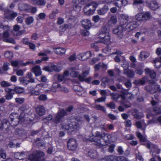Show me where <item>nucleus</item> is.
<instances>
[{"label": "nucleus", "mask_w": 161, "mask_h": 161, "mask_svg": "<svg viewBox=\"0 0 161 161\" xmlns=\"http://www.w3.org/2000/svg\"><path fill=\"white\" fill-rule=\"evenodd\" d=\"M25 22L27 25H30L33 22V19L32 17H29L26 19Z\"/></svg>", "instance_id": "4d7b16f0"}, {"label": "nucleus", "mask_w": 161, "mask_h": 161, "mask_svg": "<svg viewBox=\"0 0 161 161\" xmlns=\"http://www.w3.org/2000/svg\"><path fill=\"white\" fill-rule=\"evenodd\" d=\"M117 22V17L114 15L111 16L110 19L108 21V24L109 25L112 26L115 25Z\"/></svg>", "instance_id": "2f4dec72"}, {"label": "nucleus", "mask_w": 161, "mask_h": 161, "mask_svg": "<svg viewBox=\"0 0 161 161\" xmlns=\"http://www.w3.org/2000/svg\"><path fill=\"white\" fill-rule=\"evenodd\" d=\"M14 92H15L17 94H20L24 92L23 88L20 87H16L14 88Z\"/></svg>", "instance_id": "4c0bfd02"}, {"label": "nucleus", "mask_w": 161, "mask_h": 161, "mask_svg": "<svg viewBox=\"0 0 161 161\" xmlns=\"http://www.w3.org/2000/svg\"><path fill=\"white\" fill-rule=\"evenodd\" d=\"M25 131L22 129H17L15 130V135L18 136H22L25 135Z\"/></svg>", "instance_id": "c9c22d12"}, {"label": "nucleus", "mask_w": 161, "mask_h": 161, "mask_svg": "<svg viewBox=\"0 0 161 161\" xmlns=\"http://www.w3.org/2000/svg\"><path fill=\"white\" fill-rule=\"evenodd\" d=\"M108 9L107 6L104 5L103 8L97 11V13L100 15H104L107 13Z\"/></svg>", "instance_id": "b1692460"}, {"label": "nucleus", "mask_w": 161, "mask_h": 161, "mask_svg": "<svg viewBox=\"0 0 161 161\" xmlns=\"http://www.w3.org/2000/svg\"><path fill=\"white\" fill-rule=\"evenodd\" d=\"M4 56L7 58L11 59L13 57V54L12 52L7 51L5 53Z\"/></svg>", "instance_id": "79ce46f5"}, {"label": "nucleus", "mask_w": 161, "mask_h": 161, "mask_svg": "<svg viewBox=\"0 0 161 161\" xmlns=\"http://www.w3.org/2000/svg\"><path fill=\"white\" fill-rule=\"evenodd\" d=\"M81 123L82 122L80 120L75 119L72 121L69 124L64 125L63 128L68 130V132L76 131L79 129Z\"/></svg>", "instance_id": "7ed1b4c3"}, {"label": "nucleus", "mask_w": 161, "mask_h": 161, "mask_svg": "<svg viewBox=\"0 0 161 161\" xmlns=\"http://www.w3.org/2000/svg\"><path fill=\"white\" fill-rule=\"evenodd\" d=\"M145 72L147 75H149L152 79H154L155 78L156 74L154 71L149 68H146L145 69Z\"/></svg>", "instance_id": "4be33fe9"}, {"label": "nucleus", "mask_w": 161, "mask_h": 161, "mask_svg": "<svg viewBox=\"0 0 161 161\" xmlns=\"http://www.w3.org/2000/svg\"><path fill=\"white\" fill-rule=\"evenodd\" d=\"M23 113H22L20 116L16 113H12L9 116L11 122H9L10 126L11 125L13 126H15L17 125L19 122L23 119V117H21L22 115H24Z\"/></svg>", "instance_id": "20e7f679"}, {"label": "nucleus", "mask_w": 161, "mask_h": 161, "mask_svg": "<svg viewBox=\"0 0 161 161\" xmlns=\"http://www.w3.org/2000/svg\"><path fill=\"white\" fill-rule=\"evenodd\" d=\"M44 153L41 151H38L36 153L30 154L29 159L25 161H43Z\"/></svg>", "instance_id": "39448f33"}, {"label": "nucleus", "mask_w": 161, "mask_h": 161, "mask_svg": "<svg viewBox=\"0 0 161 161\" xmlns=\"http://www.w3.org/2000/svg\"><path fill=\"white\" fill-rule=\"evenodd\" d=\"M124 74L128 78H133L135 76V73L132 70L129 69H125L124 71Z\"/></svg>", "instance_id": "6ab92c4d"}, {"label": "nucleus", "mask_w": 161, "mask_h": 161, "mask_svg": "<svg viewBox=\"0 0 161 161\" xmlns=\"http://www.w3.org/2000/svg\"><path fill=\"white\" fill-rule=\"evenodd\" d=\"M9 122L8 119H5L1 121L0 119V130L5 129V132L6 133L9 131Z\"/></svg>", "instance_id": "6e6552de"}, {"label": "nucleus", "mask_w": 161, "mask_h": 161, "mask_svg": "<svg viewBox=\"0 0 161 161\" xmlns=\"http://www.w3.org/2000/svg\"><path fill=\"white\" fill-rule=\"evenodd\" d=\"M0 157L1 158L4 159L6 157V154L5 150L2 148L0 149Z\"/></svg>", "instance_id": "c03bdc74"}, {"label": "nucleus", "mask_w": 161, "mask_h": 161, "mask_svg": "<svg viewBox=\"0 0 161 161\" xmlns=\"http://www.w3.org/2000/svg\"><path fill=\"white\" fill-rule=\"evenodd\" d=\"M72 2L74 4L73 6L74 9L75 11H77L78 10H80V8L78 6V5L76 4L77 0H72Z\"/></svg>", "instance_id": "3c124183"}, {"label": "nucleus", "mask_w": 161, "mask_h": 161, "mask_svg": "<svg viewBox=\"0 0 161 161\" xmlns=\"http://www.w3.org/2000/svg\"><path fill=\"white\" fill-rule=\"evenodd\" d=\"M125 85L128 88H130L132 86V84L130 80H127V81L125 83Z\"/></svg>", "instance_id": "69168bd1"}, {"label": "nucleus", "mask_w": 161, "mask_h": 161, "mask_svg": "<svg viewBox=\"0 0 161 161\" xmlns=\"http://www.w3.org/2000/svg\"><path fill=\"white\" fill-rule=\"evenodd\" d=\"M147 77L144 76L141 79L135 80L134 83L136 85L140 84L144 85L145 84L147 80Z\"/></svg>", "instance_id": "c85d7f7f"}, {"label": "nucleus", "mask_w": 161, "mask_h": 161, "mask_svg": "<svg viewBox=\"0 0 161 161\" xmlns=\"http://www.w3.org/2000/svg\"><path fill=\"white\" fill-rule=\"evenodd\" d=\"M0 84L1 86L3 87H8L11 86V84L6 81L3 80L1 82Z\"/></svg>", "instance_id": "a18cd8bd"}, {"label": "nucleus", "mask_w": 161, "mask_h": 161, "mask_svg": "<svg viewBox=\"0 0 161 161\" xmlns=\"http://www.w3.org/2000/svg\"><path fill=\"white\" fill-rule=\"evenodd\" d=\"M142 144L146 146L147 148L150 149L152 153H154L158 148V146L152 144L149 142H146Z\"/></svg>", "instance_id": "ddd939ff"}, {"label": "nucleus", "mask_w": 161, "mask_h": 161, "mask_svg": "<svg viewBox=\"0 0 161 161\" xmlns=\"http://www.w3.org/2000/svg\"><path fill=\"white\" fill-rule=\"evenodd\" d=\"M36 113L40 116L44 115L45 113L44 107L43 106L39 105L36 108Z\"/></svg>", "instance_id": "a211bd4d"}, {"label": "nucleus", "mask_w": 161, "mask_h": 161, "mask_svg": "<svg viewBox=\"0 0 161 161\" xmlns=\"http://www.w3.org/2000/svg\"><path fill=\"white\" fill-rule=\"evenodd\" d=\"M103 133H101L100 132L97 131L93 136L90 138L92 142H94L97 143V145L99 146H103L108 144V140L104 139Z\"/></svg>", "instance_id": "f03ea898"}, {"label": "nucleus", "mask_w": 161, "mask_h": 161, "mask_svg": "<svg viewBox=\"0 0 161 161\" xmlns=\"http://www.w3.org/2000/svg\"><path fill=\"white\" fill-rule=\"evenodd\" d=\"M108 30L107 28L105 27H103L101 29V31L100 33H103V34L108 35Z\"/></svg>", "instance_id": "774afa93"}, {"label": "nucleus", "mask_w": 161, "mask_h": 161, "mask_svg": "<svg viewBox=\"0 0 161 161\" xmlns=\"http://www.w3.org/2000/svg\"><path fill=\"white\" fill-rule=\"evenodd\" d=\"M67 114L66 111L63 109H60L54 116L52 121L56 124L59 123L62 119Z\"/></svg>", "instance_id": "0eeeda50"}, {"label": "nucleus", "mask_w": 161, "mask_h": 161, "mask_svg": "<svg viewBox=\"0 0 161 161\" xmlns=\"http://www.w3.org/2000/svg\"><path fill=\"white\" fill-rule=\"evenodd\" d=\"M31 6L24 3H20L19 5V8L20 10H27L30 9Z\"/></svg>", "instance_id": "bb28decb"}, {"label": "nucleus", "mask_w": 161, "mask_h": 161, "mask_svg": "<svg viewBox=\"0 0 161 161\" xmlns=\"http://www.w3.org/2000/svg\"><path fill=\"white\" fill-rule=\"evenodd\" d=\"M111 98L114 100H117L119 97L120 95L117 93H112L110 94Z\"/></svg>", "instance_id": "a19ab883"}, {"label": "nucleus", "mask_w": 161, "mask_h": 161, "mask_svg": "<svg viewBox=\"0 0 161 161\" xmlns=\"http://www.w3.org/2000/svg\"><path fill=\"white\" fill-rule=\"evenodd\" d=\"M15 102L19 104H21L24 101V99L23 98H16L15 99Z\"/></svg>", "instance_id": "e2e57ef3"}, {"label": "nucleus", "mask_w": 161, "mask_h": 161, "mask_svg": "<svg viewBox=\"0 0 161 161\" xmlns=\"http://www.w3.org/2000/svg\"><path fill=\"white\" fill-rule=\"evenodd\" d=\"M143 2L142 0H134L132 4L133 6H137L142 4Z\"/></svg>", "instance_id": "de8ad7c7"}, {"label": "nucleus", "mask_w": 161, "mask_h": 161, "mask_svg": "<svg viewBox=\"0 0 161 161\" xmlns=\"http://www.w3.org/2000/svg\"><path fill=\"white\" fill-rule=\"evenodd\" d=\"M53 118V115L51 114H49L46 118H44L43 119V120L45 122H47V121L52 120Z\"/></svg>", "instance_id": "bf43d9fd"}, {"label": "nucleus", "mask_w": 161, "mask_h": 161, "mask_svg": "<svg viewBox=\"0 0 161 161\" xmlns=\"http://www.w3.org/2000/svg\"><path fill=\"white\" fill-rule=\"evenodd\" d=\"M119 18L120 19V25L114 29L113 32L114 34L118 35L120 38L123 37V31H130L138 26L137 22L133 20L130 21V18L127 15L121 14Z\"/></svg>", "instance_id": "f257e3e1"}, {"label": "nucleus", "mask_w": 161, "mask_h": 161, "mask_svg": "<svg viewBox=\"0 0 161 161\" xmlns=\"http://www.w3.org/2000/svg\"><path fill=\"white\" fill-rule=\"evenodd\" d=\"M14 93H7L5 96V99L7 100H10L12 98Z\"/></svg>", "instance_id": "680f3d73"}, {"label": "nucleus", "mask_w": 161, "mask_h": 161, "mask_svg": "<svg viewBox=\"0 0 161 161\" xmlns=\"http://www.w3.org/2000/svg\"><path fill=\"white\" fill-rule=\"evenodd\" d=\"M77 146L76 141L74 139L71 138L67 142L68 149L71 151L75 150Z\"/></svg>", "instance_id": "1a4fd4ad"}, {"label": "nucleus", "mask_w": 161, "mask_h": 161, "mask_svg": "<svg viewBox=\"0 0 161 161\" xmlns=\"http://www.w3.org/2000/svg\"><path fill=\"white\" fill-rule=\"evenodd\" d=\"M43 69L46 71L50 72L53 70L56 72H59L61 70L60 67L54 65H52L50 66L45 67Z\"/></svg>", "instance_id": "4468645a"}, {"label": "nucleus", "mask_w": 161, "mask_h": 161, "mask_svg": "<svg viewBox=\"0 0 161 161\" xmlns=\"http://www.w3.org/2000/svg\"><path fill=\"white\" fill-rule=\"evenodd\" d=\"M5 42L12 43V44H15V42L14 40L12 38H7L4 39Z\"/></svg>", "instance_id": "0e129e2a"}, {"label": "nucleus", "mask_w": 161, "mask_h": 161, "mask_svg": "<svg viewBox=\"0 0 161 161\" xmlns=\"http://www.w3.org/2000/svg\"><path fill=\"white\" fill-rule=\"evenodd\" d=\"M19 80L21 83L24 85H27L29 83V81L26 79L25 77L19 78Z\"/></svg>", "instance_id": "ea45409f"}, {"label": "nucleus", "mask_w": 161, "mask_h": 161, "mask_svg": "<svg viewBox=\"0 0 161 161\" xmlns=\"http://www.w3.org/2000/svg\"><path fill=\"white\" fill-rule=\"evenodd\" d=\"M71 26L70 24L68 25L65 24L64 25L60 27V30L62 31H64L68 28H71Z\"/></svg>", "instance_id": "8fccbe9b"}, {"label": "nucleus", "mask_w": 161, "mask_h": 161, "mask_svg": "<svg viewBox=\"0 0 161 161\" xmlns=\"http://www.w3.org/2000/svg\"><path fill=\"white\" fill-rule=\"evenodd\" d=\"M30 94L32 96H38L40 94V92L39 90H32L29 92Z\"/></svg>", "instance_id": "5fc2aeb1"}, {"label": "nucleus", "mask_w": 161, "mask_h": 161, "mask_svg": "<svg viewBox=\"0 0 161 161\" xmlns=\"http://www.w3.org/2000/svg\"><path fill=\"white\" fill-rule=\"evenodd\" d=\"M75 67H72L70 69V75L73 77H79V72L76 71Z\"/></svg>", "instance_id": "c756f323"}, {"label": "nucleus", "mask_w": 161, "mask_h": 161, "mask_svg": "<svg viewBox=\"0 0 161 161\" xmlns=\"http://www.w3.org/2000/svg\"><path fill=\"white\" fill-rule=\"evenodd\" d=\"M73 89L77 94L79 95H81L80 92L83 91V88L80 86L75 85L73 87Z\"/></svg>", "instance_id": "72a5a7b5"}, {"label": "nucleus", "mask_w": 161, "mask_h": 161, "mask_svg": "<svg viewBox=\"0 0 161 161\" xmlns=\"http://www.w3.org/2000/svg\"><path fill=\"white\" fill-rule=\"evenodd\" d=\"M115 2L114 4L115 6L119 7L121 8L123 6H125L128 3L127 0H115Z\"/></svg>", "instance_id": "dca6fc26"}, {"label": "nucleus", "mask_w": 161, "mask_h": 161, "mask_svg": "<svg viewBox=\"0 0 161 161\" xmlns=\"http://www.w3.org/2000/svg\"><path fill=\"white\" fill-rule=\"evenodd\" d=\"M35 4L39 6H44L46 4V2L45 0H37Z\"/></svg>", "instance_id": "37998d69"}, {"label": "nucleus", "mask_w": 161, "mask_h": 161, "mask_svg": "<svg viewBox=\"0 0 161 161\" xmlns=\"http://www.w3.org/2000/svg\"><path fill=\"white\" fill-rule=\"evenodd\" d=\"M14 156L16 159H23V158L25 157L26 155L25 154V153L23 152H21L20 153L17 152L15 153Z\"/></svg>", "instance_id": "7c9ffc66"}, {"label": "nucleus", "mask_w": 161, "mask_h": 161, "mask_svg": "<svg viewBox=\"0 0 161 161\" xmlns=\"http://www.w3.org/2000/svg\"><path fill=\"white\" fill-rule=\"evenodd\" d=\"M94 108L95 109L97 110H100L104 112H106V110L104 107L100 105L95 104Z\"/></svg>", "instance_id": "58836bf2"}, {"label": "nucleus", "mask_w": 161, "mask_h": 161, "mask_svg": "<svg viewBox=\"0 0 161 161\" xmlns=\"http://www.w3.org/2000/svg\"><path fill=\"white\" fill-rule=\"evenodd\" d=\"M136 136L141 141L143 142L146 141V139L140 132H136Z\"/></svg>", "instance_id": "6e6d98bb"}, {"label": "nucleus", "mask_w": 161, "mask_h": 161, "mask_svg": "<svg viewBox=\"0 0 161 161\" xmlns=\"http://www.w3.org/2000/svg\"><path fill=\"white\" fill-rule=\"evenodd\" d=\"M107 107L112 109H114L116 108V105L113 102H111L106 104Z\"/></svg>", "instance_id": "603ef678"}, {"label": "nucleus", "mask_w": 161, "mask_h": 161, "mask_svg": "<svg viewBox=\"0 0 161 161\" xmlns=\"http://www.w3.org/2000/svg\"><path fill=\"white\" fill-rule=\"evenodd\" d=\"M11 65L14 67H17L22 64L21 62L18 61H12L11 62Z\"/></svg>", "instance_id": "09e8293b"}, {"label": "nucleus", "mask_w": 161, "mask_h": 161, "mask_svg": "<svg viewBox=\"0 0 161 161\" xmlns=\"http://www.w3.org/2000/svg\"><path fill=\"white\" fill-rule=\"evenodd\" d=\"M32 70L36 76H40L42 75V72L40 68L38 66H37L33 67L32 69Z\"/></svg>", "instance_id": "a878e982"}, {"label": "nucleus", "mask_w": 161, "mask_h": 161, "mask_svg": "<svg viewBox=\"0 0 161 161\" xmlns=\"http://www.w3.org/2000/svg\"><path fill=\"white\" fill-rule=\"evenodd\" d=\"M135 18L138 21H143L142 13L137 14L136 15Z\"/></svg>", "instance_id": "49530a36"}, {"label": "nucleus", "mask_w": 161, "mask_h": 161, "mask_svg": "<svg viewBox=\"0 0 161 161\" xmlns=\"http://www.w3.org/2000/svg\"><path fill=\"white\" fill-rule=\"evenodd\" d=\"M101 68L106 69L107 68V65L103 63H99L97 64H96L95 66V69L96 70H98Z\"/></svg>", "instance_id": "f704fd0d"}, {"label": "nucleus", "mask_w": 161, "mask_h": 161, "mask_svg": "<svg viewBox=\"0 0 161 161\" xmlns=\"http://www.w3.org/2000/svg\"><path fill=\"white\" fill-rule=\"evenodd\" d=\"M59 12L58 9L53 11L52 13L49 15V17L50 19H53L55 17L56 15Z\"/></svg>", "instance_id": "864d4df0"}, {"label": "nucleus", "mask_w": 161, "mask_h": 161, "mask_svg": "<svg viewBox=\"0 0 161 161\" xmlns=\"http://www.w3.org/2000/svg\"><path fill=\"white\" fill-rule=\"evenodd\" d=\"M97 6V4L94 2L87 4L84 8L83 11L85 14L87 15H92Z\"/></svg>", "instance_id": "423d86ee"}, {"label": "nucleus", "mask_w": 161, "mask_h": 161, "mask_svg": "<svg viewBox=\"0 0 161 161\" xmlns=\"http://www.w3.org/2000/svg\"><path fill=\"white\" fill-rule=\"evenodd\" d=\"M142 13L143 21L151 19L152 16L149 12H143Z\"/></svg>", "instance_id": "473e14b6"}, {"label": "nucleus", "mask_w": 161, "mask_h": 161, "mask_svg": "<svg viewBox=\"0 0 161 161\" xmlns=\"http://www.w3.org/2000/svg\"><path fill=\"white\" fill-rule=\"evenodd\" d=\"M20 29V26L17 25H15L13 26L14 31H13V33L14 35L18 36L22 34L23 31H19Z\"/></svg>", "instance_id": "f3484780"}, {"label": "nucleus", "mask_w": 161, "mask_h": 161, "mask_svg": "<svg viewBox=\"0 0 161 161\" xmlns=\"http://www.w3.org/2000/svg\"><path fill=\"white\" fill-rule=\"evenodd\" d=\"M149 55V53L145 51L142 52L140 53L139 55V59L141 61H143L148 57Z\"/></svg>", "instance_id": "5701e85b"}, {"label": "nucleus", "mask_w": 161, "mask_h": 161, "mask_svg": "<svg viewBox=\"0 0 161 161\" xmlns=\"http://www.w3.org/2000/svg\"><path fill=\"white\" fill-rule=\"evenodd\" d=\"M136 125L138 128L142 130L143 132H144L147 126V125L144 124V121L143 120L137 121L136 123Z\"/></svg>", "instance_id": "2eb2a0df"}, {"label": "nucleus", "mask_w": 161, "mask_h": 161, "mask_svg": "<svg viewBox=\"0 0 161 161\" xmlns=\"http://www.w3.org/2000/svg\"><path fill=\"white\" fill-rule=\"evenodd\" d=\"M147 6L153 10H156L158 8V3L154 0H148L147 2Z\"/></svg>", "instance_id": "9d476101"}, {"label": "nucleus", "mask_w": 161, "mask_h": 161, "mask_svg": "<svg viewBox=\"0 0 161 161\" xmlns=\"http://www.w3.org/2000/svg\"><path fill=\"white\" fill-rule=\"evenodd\" d=\"M91 56V52L90 51H88L79 54L78 55V58L79 60H85L89 58Z\"/></svg>", "instance_id": "9b49d317"}, {"label": "nucleus", "mask_w": 161, "mask_h": 161, "mask_svg": "<svg viewBox=\"0 0 161 161\" xmlns=\"http://www.w3.org/2000/svg\"><path fill=\"white\" fill-rule=\"evenodd\" d=\"M2 29L5 31H9L10 30L9 27L8 25H4L0 22V30Z\"/></svg>", "instance_id": "13d9d810"}, {"label": "nucleus", "mask_w": 161, "mask_h": 161, "mask_svg": "<svg viewBox=\"0 0 161 161\" xmlns=\"http://www.w3.org/2000/svg\"><path fill=\"white\" fill-rule=\"evenodd\" d=\"M53 49L54 53L58 55H63L66 52L65 49L61 47L53 48Z\"/></svg>", "instance_id": "aec40b11"}, {"label": "nucleus", "mask_w": 161, "mask_h": 161, "mask_svg": "<svg viewBox=\"0 0 161 161\" xmlns=\"http://www.w3.org/2000/svg\"><path fill=\"white\" fill-rule=\"evenodd\" d=\"M155 64L154 66L157 68H158L161 67V56L160 57H157L153 61Z\"/></svg>", "instance_id": "cd10ccee"}, {"label": "nucleus", "mask_w": 161, "mask_h": 161, "mask_svg": "<svg viewBox=\"0 0 161 161\" xmlns=\"http://www.w3.org/2000/svg\"><path fill=\"white\" fill-rule=\"evenodd\" d=\"M47 99V96L44 94H42L38 97V99L41 101H45Z\"/></svg>", "instance_id": "338daca9"}, {"label": "nucleus", "mask_w": 161, "mask_h": 161, "mask_svg": "<svg viewBox=\"0 0 161 161\" xmlns=\"http://www.w3.org/2000/svg\"><path fill=\"white\" fill-rule=\"evenodd\" d=\"M99 38L103 39L102 42L106 44H108L110 42V37L109 35L103 34V33H100L99 35Z\"/></svg>", "instance_id": "f8f14e48"}, {"label": "nucleus", "mask_w": 161, "mask_h": 161, "mask_svg": "<svg viewBox=\"0 0 161 161\" xmlns=\"http://www.w3.org/2000/svg\"><path fill=\"white\" fill-rule=\"evenodd\" d=\"M103 135H104V139L108 140V144L109 140L111 138V135L109 134L106 133L105 132H103Z\"/></svg>", "instance_id": "052dcab7"}, {"label": "nucleus", "mask_w": 161, "mask_h": 161, "mask_svg": "<svg viewBox=\"0 0 161 161\" xmlns=\"http://www.w3.org/2000/svg\"><path fill=\"white\" fill-rule=\"evenodd\" d=\"M89 74L88 71H86L83 72L81 75L79 76V80L81 81H84L85 78Z\"/></svg>", "instance_id": "e433bc0d"}, {"label": "nucleus", "mask_w": 161, "mask_h": 161, "mask_svg": "<svg viewBox=\"0 0 161 161\" xmlns=\"http://www.w3.org/2000/svg\"><path fill=\"white\" fill-rule=\"evenodd\" d=\"M88 155L92 158L96 159L97 157V152L96 150H91L88 151Z\"/></svg>", "instance_id": "393cba45"}, {"label": "nucleus", "mask_w": 161, "mask_h": 161, "mask_svg": "<svg viewBox=\"0 0 161 161\" xmlns=\"http://www.w3.org/2000/svg\"><path fill=\"white\" fill-rule=\"evenodd\" d=\"M81 22L82 26L86 29H89L92 26L90 21L88 19H84Z\"/></svg>", "instance_id": "412c9836"}]
</instances>
